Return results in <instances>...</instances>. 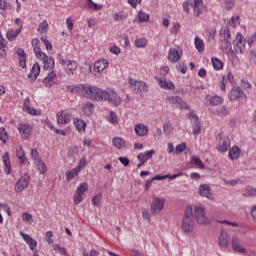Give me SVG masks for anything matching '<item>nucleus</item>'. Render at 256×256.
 I'll return each instance as SVG.
<instances>
[{
    "mask_svg": "<svg viewBox=\"0 0 256 256\" xmlns=\"http://www.w3.org/2000/svg\"><path fill=\"white\" fill-rule=\"evenodd\" d=\"M68 93H77L92 101H109L112 105H121V97L115 90L105 91L89 84L70 85L66 87Z\"/></svg>",
    "mask_w": 256,
    "mask_h": 256,
    "instance_id": "nucleus-1",
    "label": "nucleus"
},
{
    "mask_svg": "<svg viewBox=\"0 0 256 256\" xmlns=\"http://www.w3.org/2000/svg\"><path fill=\"white\" fill-rule=\"evenodd\" d=\"M195 229V219L193 218V208L191 206H187L184 212V216L181 222V230L186 235L189 233H193Z\"/></svg>",
    "mask_w": 256,
    "mask_h": 256,
    "instance_id": "nucleus-2",
    "label": "nucleus"
},
{
    "mask_svg": "<svg viewBox=\"0 0 256 256\" xmlns=\"http://www.w3.org/2000/svg\"><path fill=\"white\" fill-rule=\"evenodd\" d=\"M129 88L132 92L136 94L147 93L149 91V86L143 81H137L135 79L129 78L128 80Z\"/></svg>",
    "mask_w": 256,
    "mask_h": 256,
    "instance_id": "nucleus-3",
    "label": "nucleus"
},
{
    "mask_svg": "<svg viewBox=\"0 0 256 256\" xmlns=\"http://www.w3.org/2000/svg\"><path fill=\"white\" fill-rule=\"evenodd\" d=\"M57 59L59 60L60 65L65 67V73H67L69 76L75 75V71H77L78 67L77 61L62 59L61 54H58Z\"/></svg>",
    "mask_w": 256,
    "mask_h": 256,
    "instance_id": "nucleus-4",
    "label": "nucleus"
},
{
    "mask_svg": "<svg viewBox=\"0 0 256 256\" xmlns=\"http://www.w3.org/2000/svg\"><path fill=\"white\" fill-rule=\"evenodd\" d=\"M228 98L230 101H245V99H247V95L243 92L241 87L233 86L228 94Z\"/></svg>",
    "mask_w": 256,
    "mask_h": 256,
    "instance_id": "nucleus-5",
    "label": "nucleus"
},
{
    "mask_svg": "<svg viewBox=\"0 0 256 256\" xmlns=\"http://www.w3.org/2000/svg\"><path fill=\"white\" fill-rule=\"evenodd\" d=\"M195 219L200 225H209L211 223L205 215V207L202 205L195 206Z\"/></svg>",
    "mask_w": 256,
    "mask_h": 256,
    "instance_id": "nucleus-6",
    "label": "nucleus"
},
{
    "mask_svg": "<svg viewBox=\"0 0 256 256\" xmlns=\"http://www.w3.org/2000/svg\"><path fill=\"white\" fill-rule=\"evenodd\" d=\"M163 207H165V199L155 197L150 205V211L152 215H159L163 211Z\"/></svg>",
    "mask_w": 256,
    "mask_h": 256,
    "instance_id": "nucleus-7",
    "label": "nucleus"
},
{
    "mask_svg": "<svg viewBox=\"0 0 256 256\" xmlns=\"http://www.w3.org/2000/svg\"><path fill=\"white\" fill-rule=\"evenodd\" d=\"M188 118L192 125L193 135H199V133H201V122H199V116H197L195 111H191L188 113Z\"/></svg>",
    "mask_w": 256,
    "mask_h": 256,
    "instance_id": "nucleus-8",
    "label": "nucleus"
},
{
    "mask_svg": "<svg viewBox=\"0 0 256 256\" xmlns=\"http://www.w3.org/2000/svg\"><path fill=\"white\" fill-rule=\"evenodd\" d=\"M18 131L20 133V136L25 141L31 137L33 133V126L29 123H19L18 124Z\"/></svg>",
    "mask_w": 256,
    "mask_h": 256,
    "instance_id": "nucleus-9",
    "label": "nucleus"
},
{
    "mask_svg": "<svg viewBox=\"0 0 256 256\" xmlns=\"http://www.w3.org/2000/svg\"><path fill=\"white\" fill-rule=\"evenodd\" d=\"M30 180L31 178L27 174H24L23 176H21L20 179L17 180L15 184L16 193H22L23 191H25V189L29 187Z\"/></svg>",
    "mask_w": 256,
    "mask_h": 256,
    "instance_id": "nucleus-10",
    "label": "nucleus"
},
{
    "mask_svg": "<svg viewBox=\"0 0 256 256\" xmlns=\"http://www.w3.org/2000/svg\"><path fill=\"white\" fill-rule=\"evenodd\" d=\"M245 43L246 41L245 38H243V34L238 33L233 41L235 53L242 55L243 51H245Z\"/></svg>",
    "mask_w": 256,
    "mask_h": 256,
    "instance_id": "nucleus-11",
    "label": "nucleus"
},
{
    "mask_svg": "<svg viewBox=\"0 0 256 256\" xmlns=\"http://www.w3.org/2000/svg\"><path fill=\"white\" fill-rule=\"evenodd\" d=\"M167 101L170 105H174V107H177L178 109H190L187 102L179 96H168Z\"/></svg>",
    "mask_w": 256,
    "mask_h": 256,
    "instance_id": "nucleus-12",
    "label": "nucleus"
},
{
    "mask_svg": "<svg viewBox=\"0 0 256 256\" xmlns=\"http://www.w3.org/2000/svg\"><path fill=\"white\" fill-rule=\"evenodd\" d=\"M39 61L43 63V69L45 71H52L55 69V60L53 57L47 56V54H42L40 58H37Z\"/></svg>",
    "mask_w": 256,
    "mask_h": 256,
    "instance_id": "nucleus-13",
    "label": "nucleus"
},
{
    "mask_svg": "<svg viewBox=\"0 0 256 256\" xmlns=\"http://www.w3.org/2000/svg\"><path fill=\"white\" fill-rule=\"evenodd\" d=\"M71 117L73 115L69 111H59L56 115L58 125H68V123H71Z\"/></svg>",
    "mask_w": 256,
    "mask_h": 256,
    "instance_id": "nucleus-14",
    "label": "nucleus"
},
{
    "mask_svg": "<svg viewBox=\"0 0 256 256\" xmlns=\"http://www.w3.org/2000/svg\"><path fill=\"white\" fill-rule=\"evenodd\" d=\"M154 79L157 81L161 89H166L168 91H173V89H175V84L171 81H167L165 78L155 76Z\"/></svg>",
    "mask_w": 256,
    "mask_h": 256,
    "instance_id": "nucleus-15",
    "label": "nucleus"
},
{
    "mask_svg": "<svg viewBox=\"0 0 256 256\" xmlns=\"http://www.w3.org/2000/svg\"><path fill=\"white\" fill-rule=\"evenodd\" d=\"M194 9V17H200L205 13V5H203V0H194L193 6Z\"/></svg>",
    "mask_w": 256,
    "mask_h": 256,
    "instance_id": "nucleus-16",
    "label": "nucleus"
},
{
    "mask_svg": "<svg viewBox=\"0 0 256 256\" xmlns=\"http://www.w3.org/2000/svg\"><path fill=\"white\" fill-rule=\"evenodd\" d=\"M198 193L199 195H201V197H206V199L213 200V194H211V187H209L208 184L200 185Z\"/></svg>",
    "mask_w": 256,
    "mask_h": 256,
    "instance_id": "nucleus-17",
    "label": "nucleus"
},
{
    "mask_svg": "<svg viewBox=\"0 0 256 256\" xmlns=\"http://www.w3.org/2000/svg\"><path fill=\"white\" fill-rule=\"evenodd\" d=\"M31 45L33 47L34 55L37 58H41L43 54H45L43 51H41V41L37 38L32 39Z\"/></svg>",
    "mask_w": 256,
    "mask_h": 256,
    "instance_id": "nucleus-18",
    "label": "nucleus"
},
{
    "mask_svg": "<svg viewBox=\"0 0 256 256\" xmlns=\"http://www.w3.org/2000/svg\"><path fill=\"white\" fill-rule=\"evenodd\" d=\"M205 99L209 102V105H211L212 107H217V105H221L223 103V97L219 95H206Z\"/></svg>",
    "mask_w": 256,
    "mask_h": 256,
    "instance_id": "nucleus-19",
    "label": "nucleus"
},
{
    "mask_svg": "<svg viewBox=\"0 0 256 256\" xmlns=\"http://www.w3.org/2000/svg\"><path fill=\"white\" fill-rule=\"evenodd\" d=\"M20 235L22 236V239H24L25 243L29 246L31 251H35L37 249V241H35L29 234H26L24 232H20Z\"/></svg>",
    "mask_w": 256,
    "mask_h": 256,
    "instance_id": "nucleus-20",
    "label": "nucleus"
},
{
    "mask_svg": "<svg viewBox=\"0 0 256 256\" xmlns=\"http://www.w3.org/2000/svg\"><path fill=\"white\" fill-rule=\"evenodd\" d=\"M218 243L221 249H227V247H229V235L224 230L220 233Z\"/></svg>",
    "mask_w": 256,
    "mask_h": 256,
    "instance_id": "nucleus-21",
    "label": "nucleus"
},
{
    "mask_svg": "<svg viewBox=\"0 0 256 256\" xmlns=\"http://www.w3.org/2000/svg\"><path fill=\"white\" fill-rule=\"evenodd\" d=\"M153 155H155L154 149L138 154L137 159L140 161V163H147L149 159H152Z\"/></svg>",
    "mask_w": 256,
    "mask_h": 256,
    "instance_id": "nucleus-22",
    "label": "nucleus"
},
{
    "mask_svg": "<svg viewBox=\"0 0 256 256\" xmlns=\"http://www.w3.org/2000/svg\"><path fill=\"white\" fill-rule=\"evenodd\" d=\"M109 67V62L106 59L96 61L94 64V71L96 73H101Z\"/></svg>",
    "mask_w": 256,
    "mask_h": 256,
    "instance_id": "nucleus-23",
    "label": "nucleus"
},
{
    "mask_svg": "<svg viewBox=\"0 0 256 256\" xmlns=\"http://www.w3.org/2000/svg\"><path fill=\"white\" fill-rule=\"evenodd\" d=\"M134 131L138 137H145L149 133V127L145 124H137L134 127Z\"/></svg>",
    "mask_w": 256,
    "mask_h": 256,
    "instance_id": "nucleus-24",
    "label": "nucleus"
},
{
    "mask_svg": "<svg viewBox=\"0 0 256 256\" xmlns=\"http://www.w3.org/2000/svg\"><path fill=\"white\" fill-rule=\"evenodd\" d=\"M229 147H231V140H229V138H224L220 141L219 145L217 146V150L220 153H226Z\"/></svg>",
    "mask_w": 256,
    "mask_h": 256,
    "instance_id": "nucleus-25",
    "label": "nucleus"
},
{
    "mask_svg": "<svg viewBox=\"0 0 256 256\" xmlns=\"http://www.w3.org/2000/svg\"><path fill=\"white\" fill-rule=\"evenodd\" d=\"M39 73H41V66L35 63L28 75V79H32V81H36L37 77H39Z\"/></svg>",
    "mask_w": 256,
    "mask_h": 256,
    "instance_id": "nucleus-26",
    "label": "nucleus"
},
{
    "mask_svg": "<svg viewBox=\"0 0 256 256\" xmlns=\"http://www.w3.org/2000/svg\"><path fill=\"white\" fill-rule=\"evenodd\" d=\"M168 59L171 61V63H177L179 59H181L179 51H177L175 48H170L168 52Z\"/></svg>",
    "mask_w": 256,
    "mask_h": 256,
    "instance_id": "nucleus-27",
    "label": "nucleus"
},
{
    "mask_svg": "<svg viewBox=\"0 0 256 256\" xmlns=\"http://www.w3.org/2000/svg\"><path fill=\"white\" fill-rule=\"evenodd\" d=\"M74 125L77 131H79V133H82V132L85 133L87 123L83 121V119H79V118L74 119Z\"/></svg>",
    "mask_w": 256,
    "mask_h": 256,
    "instance_id": "nucleus-28",
    "label": "nucleus"
},
{
    "mask_svg": "<svg viewBox=\"0 0 256 256\" xmlns=\"http://www.w3.org/2000/svg\"><path fill=\"white\" fill-rule=\"evenodd\" d=\"M194 45L198 53H203V51H205V42H203V39L198 36H195L194 38Z\"/></svg>",
    "mask_w": 256,
    "mask_h": 256,
    "instance_id": "nucleus-29",
    "label": "nucleus"
},
{
    "mask_svg": "<svg viewBox=\"0 0 256 256\" xmlns=\"http://www.w3.org/2000/svg\"><path fill=\"white\" fill-rule=\"evenodd\" d=\"M54 79H57V74L55 71H52L47 75L46 78H44L43 83L46 87H52Z\"/></svg>",
    "mask_w": 256,
    "mask_h": 256,
    "instance_id": "nucleus-30",
    "label": "nucleus"
},
{
    "mask_svg": "<svg viewBox=\"0 0 256 256\" xmlns=\"http://www.w3.org/2000/svg\"><path fill=\"white\" fill-rule=\"evenodd\" d=\"M241 155V150L239 147L234 146L229 150L228 157L232 161H235V159H239V156Z\"/></svg>",
    "mask_w": 256,
    "mask_h": 256,
    "instance_id": "nucleus-31",
    "label": "nucleus"
},
{
    "mask_svg": "<svg viewBox=\"0 0 256 256\" xmlns=\"http://www.w3.org/2000/svg\"><path fill=\"white\" fill-rule=\"evenodd\" d=\"M19 33H21V29H16L13 30L8 29L7 33H6V37L8 39V41H15L17 39V37L19 36Z\"/></svg>",
    "mask_w": 256,
    "mask_h": 256,
    "instance_id": "nucleus-32",
    "label": "nucleus"
},
{
    "mask_svg": "<svg viewBox=\"0 0 256 256\" xmlns=\"http://www.w3.org/2000/svg\"><path fill=\"white\" fill-rule=\"evenodd\" d=\"M2 161L6 167V170H5L6 175H11V161L9 160V153H6L2 157Z\"/></svg>",
    "mask_w": 256,
    "mask_h": 256,
    "instance_id": "nucleus-33",
    "label": "nucleus"
},
{
    "mask_svg": "<svg viewBox=\"0 0 256 256\" xmlns=\"http://www.w3.org/2000/svg\"><path fill=\"white\" fill-rule=\"evenodd\" d=\"M112 143L116 149H125V140L121 137H114Z\"/></svg>",
    "mask_w": 256,
    "mask_h": 256,
    "instance_id": "nucleus-34",
    "label": "nucleus"
},
{
    "mask_svg": "<svg viewBox=\"0 0 256 256\" xmlns=\"http://www.w3.org/2000/svg\"><path fill=\"white\" fill-rule=\"evenodd\" d=\"M220 48L223 51V53H228V51H231V49H233L231 46V41L227 39L221 40Z\"/></svg>",
    "mask_w": 256,
    "mask_h": 256,
    "instance_id": "nucleus-35",
    "label": "nucleus"
},
{
    "mask_svg": "<svg viewBox=\"0 0 256 256\" xmlns=\"http://www.w3.org/2000/svg\"><path fill=\"white\" fill-rule=\"evenodd\" d=\"M40 175H45L47 173V165H45V162L43 160H37V162H34Z\"/></svg>",
    "mask_w": 256,
    "mask_h": 256,
    "instance_id": "nucleus-36",
    "label": "nucleus"
},
{
    "mask_svg": "<svg viewBox=\"0 0 256 256\" xmlns=\"http://www.w3.org/2000/svg\"><path fill=\"white\" fill-rule=\"evenodd\" d=\"M82 110H83L84 115H88L89 116L95 110V106H93V103L87 102L86 104H84Z\"/></svg>",
    "mask_w": 256,
    "mask_h": 256,
    "instance_id": "nucleus-37",
    "label": "nucleus"
},
{
    "mask_svg": "<svg viewBox=\"0 0 256 256\" xmlns=\"http://www.w3.org/2000/svg\"><path fill=\"white\" fill-rule=\"evenodd\" d=\"M79 168H73L71 171L66 172V181H71L72 179H75L77 175H79Z\"/></svg>",
    "mask_w": 256,
    "mask_h": 256,
    "instance_id": "nucleus-38",
    "label": "nucleus"
},
{
    "mask_svg": "<svg viewBox=\"0 0 256 256\" xmlns=\"http://www.w3.org/2000/svg\"><path fill=\"white\" fill-rule=\"evenodd\" d=\"M16 155L18 157L19 163L23 165L25 161H27V158H25V151H23V148L20 147L16 150Z\"/></svg>",
    "mask_w": 256,
    "mask_h": 256,
    "instance_id": "nucleus-39",
    "label": "nucleus"
},
{
    "mask_svg": "<svg viewBox=\"0 0 256 256\" xmlns=\"http://www.w3.org/2000/svg\"><path fill=\"white\" fill-rule=\"evenodd\" d=\"M191 163L192 165H196V167H200V169H205V164L203 163L202 160H200L199 157L193 156L191 158Z\"/></svg>",
    "mask_w": 256,
    "mask_h": 256,
    "instance_id": "nucleus-40",
    "label": "nucleus"
},
{
    "mask_svg": "<svg viewBox=\"0 0 256 256\" xmlns=\"http://www.w3.org/2000/svg\"><path fill=\"white\" fill-rule=\"evenodd\" d=\"M212 65L215 71H221L223 69V62L218 58H212Z\"/></svg>",
    "mask_w": 256,
    "mask_h": 256,
    "instance_id": "nucleus-41",
    "label": "nucleus"
},
{
    "mask_svg": "<svg viewBox=\"0 0 256 256\" xmlns=\"http://www.w3.org/2000/svg\"><path fill=\"white\" fill-rule=\"evenodd\" d=\"M255 193H256V189H254L251 186H246L243 196L244 197H253V196L255 197Z\"/></svg>",
    "mask_w": 256,
    "mask_h": 256,
    "instance_id": "nucleus-42",
    "label": "nucleus"
},
{
    "mask_svg": "<svg viewBox=\"0 0 256 256\" xmlns=\"http://www.w3.org/2000/svg\"><path fill=\"white\" fill-rule=\"evenodd\" d=\"M220 36H222V39L230 40L231 32L229 31V28H227V27L221 28Z\"/></svg>",
    "mask_w": 256,
    "mask_h": 256,
    "instance_id": "nucleus-43",
    "label": "nucleus"
},
{
    "mask_svg": "<svg viewBox=\"0 0 256 256\" xmlns=\"http://www.w3.org/2000/svg\"><path fill=\"white\" fill-rule=\"evenodd\" d=\"M146 45H147V39H145V38H137L135 40V46L138 49H143L144 47H146Z\"/></svg>",
    "mask_w": 256,
    "mask_h": 256,
    "instance_id": "nucleus-44",
    "label": "nucleus"
},
{
    "mask_svg": "<svg viewBox=\"0 0 256 256\" xmlns=\"http://www.w3.org/2000/svg\"><path fill=\"white\" fill-rule=\"evenodd\" d=\"M87 183H81L78 187H77V190H76V194L78 195H85V191H87Z\"/></svg>",
    "mask_w": 256,
    "mask_h": 256,
    "instance_id": "nucleus-45",
    "label": "nucleus"
},
{
    "mask_svg": "<svg viewBox=\"0 0 256 256\" xmlns=\"http://www.w3.org/2000/svg\"><path fill=\"white\" fill-rule=\"evenodd\" d=\"M137 17H138L140 23L149 21V14H147L141 10L138 12Z\"/></svg>",
    "mask_w": 256,
    "mask_h": 256,
    "instance_id": "nucleus-46",
    "label": "nucleus"
},
{
    "mask_svg": "<svg viewBox=\"0 0 256 256\" xmlns=\"http://www.w3.org/2000/svg\"><path fill=\"white\" fill-rule=\"evenodd\" d=\"M101 199H103V195L98 194L92 197V203L95 207L101 206Z\"/></svg>",
    "mask_w": 256,
    "mask_h": 256,
    "instance_id": "nucleus-47",
    "label": "nucleus"
},
{
    "mask_svg": "<svg viewBox=\"0 0 256 256\" xmlns=\"http://www.w3.org/2000/svg\"><path fill=\"white\" fill-rule=\"evenodd\" d=\"M47 29H49V24L47 23V20H44L39 24L38 31L40 33H47Z\"/></svg>",
    "mask_w": 256,
    "mask_h": 256,
    "instance_id": "nucleus-48",
    "label": "nucleus"
},
{
    "mask_svg": "<svg viewBox=\"0 0 256 256\" xmlns=\"http://www.w3.org/2000/svg\"><path fill=\"white\" fill-rule=\"evenodd\" d=\"M8 139L9 135L7 134L5 128H0V141H2V143H7Z\"/></svg>",
    "mask_w": 256,
    "mask_h": 256,
    "instance_id": "nucleus-49",
    "label": "nucleus"
},
{
    "mask_svg": "<svg viewBox=\"0 0 256 256\" xmlns=\"http://www.w3.org/2000/svg\"><path fill=\"white\" fill-rule=\"evenodd\" d=\"M108 121L109 123H112V125H117L119 123L117 114H115V112H110L108 116Z\"/></svg>",
    "mask_w": 256,
    "mask_h": 256,
    "instance_id": "nucleus-50",
    "label": "nucleus"
},
{
    "mask_svg": "<svg viewBox=\"0 0 256 256\" xmlns=\"http://www.w3.org/2000/svg\"><path fill=\"white\" fill-rule=\"evenodd\" d=\"M113 19H114V21H123V20L127 19V14H125L123 12L115 13L113 15Z\"/></svg>",
    "mask_w": 256,
    "mask_h": 256,
    "instance_id": "nucleus-51",
    "label": "nucleus"
},
{
    "mask_svg": "<svg viewBox=\"0 0 256 256\" xmlns=\"http://www.w3.org/2000/svg\"><path fill=\"white\" fill-rule=\"evenodd\" d=\"M30 156L32 157L34 163H37V161H41V158L39 157V151H37V149H32L30 151Z\"/></svg>",
    "mask_w": 256,
    "mask_h": 256,
    "instance_id": "nucleus-52",
    "label": "nucleus"
},
{
    "mask_svg": "<svg viewBox=\"0 0 256 256\" xmlns=\"http://www.w3.org/2000/svg\"><path fill=\"white\" fill-rule=\"evenodd\" d=\"M186 149H187V144L185 143L178 144L175 148V153L176 155H179L183 153Z\"/></svg>",
    "mask_w": 256,
    "mask_h": 256,
    "instance_id": "nucleus-53",
    "label": "nucleus"
},
{
    "mask_svg": "<svg viewBox=\"0 0 256 256\" xmlns=\"http://www.w3.org/2000/svg\"><path fill=\"white\" fill-rule=\"evenodd\" d=\"M22 219L26 223H29V225H31L33 223V215H31L30 213H27V212L23 213Z\"/></svg>",
    "mask_w": 256,
    "mask_h": 256,
    "instance_id": "nucleus-54",
    "label": "nucleus"
},
{
    "mask_svg": "<svg viewBox=\"0 0 256 256\" xmlns=\"http://www.w3.org/2000/svg\"><path fill=\"white\" fill-rule=\"evenodd\" d=\"M88 7L92 11H99V10H101V5L93 2V0H89Z\"/></svg>",
    "mask_w": 256,
    "mask_h": 256,
    "instance_id": "nucleus-55",
    "label": "nucleus"
},
{
    "mask_svg": "<svg viewBox=\"0 0 256 256\" xmlns=\"http://www.w3.org/2000/svg\"><path fill=\"white\" fill-rule=\"evenodd\" d=\"M26 113H29V115L39 116L41 115V112L35 108L28 107V109L24 110Z\"/></svg>",
    "mask_w": 256,
    "mask_h": 256,
    "instance_id": "nucleus-56",
    "label": "nucleus"
},
{
    "mask_svg": "<svg viewBox=\"0 0 256 256\" xmlns=\"http://www.w3.org/2000/svg\"><path fill=\"white\" fill-rule=\"evenodd\" d=\"M183 9L184 11H186V13H189L191 7H193V2L191 0H187L185 2H183Z\"/></svg>",
    "mask_w": 256,
    "mask_h": 256,
    "instance_id": "nucleus-57",
    "label": "nucleus"
},
{
    "mask_svg": "<svg viewBox=\"0 0 256 256\" xmlns=\"http://www.w3.org/2000/svg\"><path fill=\"white\" fill-rule=\"evenodd\" d=\"M41 41L44 43L47 51H53V44L47 38H41Z\"/></svg>",
    "mask_w": 256,
    "mask_h": 256,
    "instance_id": "nucleus-58",
    "label": "nucleus"
},
{
    "mask_svg": "<svg viewBox=\"0 0 256 256\" xmlns=\"http://www.w3.org/2000/svg\"><path fill=\"white\" fill-rule=\"evenodd\" d=\"M142 217H143V219H145V221H150L151 214L149 213V209H147V208L142 209Z\"/></svg>",
    "mask_w": 256,
    "mask_h": 256,
    "instance_id": "nucleus-59",
    "label": "nucleus"
},
{
    "mask_svg": "<svg viewBox=\"0 0 256 256\" xmlns=\"http://www.w3.org/2000/svg\"><path fill=\"white\" fill-rule=\"evenodd\" d=\"M73 201H74V205H79V203H81V201H83V196L81 194H77L75 192V195L73 197Z\"/></svg>",
    "mask_w": 256,
    "mask_h": 256,
    "instance_id": "nucleus-60",
    "label": "nucleus"
},
{
    "mask_svg": "<svg viewBox=\"0 0 256 256\" xmlns=\"http://www.w3.org/2000/svg\"><path fill=\"white\" fill-rule=\"evenodd\" d=\"M224 1H225V7L228 11L233 9V7L235 6V1L233 0H224Z\"/></svg>",
    "mask_w": 256,
    "mask_h": 256,
    "instance_id": "nucleus-61",
    "label": "nucleus"
},
{
    "mask_svg": "<svg viewBox=\"0 0 256 256\" xmlns=\"http://www.w3.org/2000/svg\"><path fill=\"white\" fill-rule=\"evenodd\" d=\"M237 52L233 51V49H231L230 51L226 52L225 54L229 56V58L231 59V61H235V59H237Z\"/></svg>",
    "mask_w": 256,
    "mask_h": 256,
    "instance_id": "nucleus-62",
    "label": "nucleus"
},
{
    "mask_svg": "<svg viewBox=\"0 0 256 256\" xmlns=\"http://www.w3.org/2000/svg\"><path fill=\"white\" fill-rule=\"evenodd\" d=\"M110 53H113V55H119V53H121V49L117 47V45L111 46Z\"/></svg>",
    "mask_w": 256,
    "mask_h": 256,
    "instance_id": "nucleus-63",
    "label": "nucleus"
},
{
    "mask_svg": "<svg viewBox=\"0 0 256 256\" xmlns=\"http://www.w3.org/2000/svg\"><path fill=\"white\" fill-rule=\"evenodd\" d=\"M249 59L256 65V52L255 50H251L249 54Z\"/></svg>",
    "mask_w": 256,
    "mask_h": 256,
    "instance_id": "nucleus-64",
    "label": "nucleus"
}]
</instances>
